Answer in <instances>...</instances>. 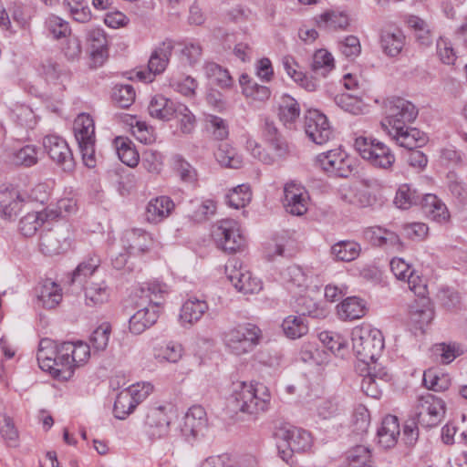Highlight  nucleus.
<instances>
[{
	"label": "nucleus",
	"instance_id": "7c9ffc66",
	"mask_svg": "<svg viewBox=\"0 0 467 467\" xmlns=\"http://www.w3.org/2000/svg\"><path fill=\"white\" fill-rule=\"evenodd\" d=\"M84 286L85 302L88 306H98L109 300L110 289L104 282H86Z\"/></svg>",
	"mask_w": 467,
	"mask_h": 467
},
{
	"label": "nucleus",
	"instance_id": "4be33fe9",
	"mask_svg": "<svg viewBox=\"0 0 467 467\" xmlns=\"http://www.w3.org/2000/svg\"><path fill=\"white\" fill-rule=\"evenodd\" d=\"M160 304L149 305L133 314L129 320L130 332L140 335L154 325L159 317Z\"/></svg>",
	"mask_w": 467,
	"mask_h": 467
},
{
	"label": "nucleus",
	"instance_id": "c9c22d12",
	"mask_svg": "<svg viewBox=\"0 0 467 467\" xmlns=\"http://www.w3.org/2000/svg\"><path fill=\"white\" fill-rule=\"evenodd\" d=\"M114 145L119 159L129 167H135L139 163L140 156L133 142L125 137H117Z\"/></svg>",
	"mask_w": 467,
	"mask_h": 467
},
{
	"label": "nucleus",
	"instance_id": "c756f323",
	"mask_svg": "<svg viewBox=\"0 0 467 467\" xmlns=\"http://www.w3.org/2000/svg\"><path fill=\"white\" fill-rule=\"evenodd\" d=\"M365 237L376 246L400 248L401 242L397 234L380 226L368 227L364 231Z\"/></svg>",
	"mask_w": 467,
	"mask_h": 467
},
{
	"label": "nucleus",
	"instance_id": "2f4dec72",
	"mask_svg": "<svg viewBox=\"0 0 467 467\" xmlns=\"http://www.w3.org/2000/svg\"><path fill=\"white\" fill-rule=\"evenodd\" d=\"M367 312L366 303L358 296H349L337 306V314L342 320L361 318Z\"/></svg>",
	"mask_w": 467,
	"mask_h": 467
},
{
	"label": "nucleus",
	"instance_id": "9d476101",
	"mask_svg": "<svg viewBox=\"0 0 467 467\" xmlns=\"http://www.w3.org/2000/svg\"><path fill=\"white\" fill-rule=\"evenodd\" d=\"M173 49L174 42L171 39H165L160 43L150 56L148 68L138 71L137 78L146 83L152 82L157 75L162 74L167 68Z\"/></svg>",
	"mask_w": 467,
	"mask_h": 467
},
{
	"label": "nucleus",
	"instance_id": "b1692460",
	"mask_svg": "<svg viewBox=\"0 0 467 467\" xmlns=\"http://www.w3.org/2000/svg\"><path fill=\"white\" fill-rule=\"evenodd\" d=\"M424 214L432 221L445 223L450 220V213L445 203L434 194H425L421 201Z\"/></svg>",
	"mask_w": 467,
	"mask_h": 467
},
{
	"label": "nucleus",
	"instance_id": "473e14b6",
	"mask_svg": "<svg viewBox=\"0 0 467 467\" xmlns=\"http://www.w3.org/2000/svg\"><path fill=\"white\" fill-rule=\"evenodd\" d=\"M405 45V36L400 30H385L380 35V47L383 53L390 57H397Z\"/></svg>",
	"mask_w": 467,
	"mask_h": 467
},
{
	"label": "nucleus",
	"instance_id": "7ed1b4c3",
	"mask_svg": "<svg viewBox=\"0 0 467 467\" xmlns=\"http://www.w3.org/2000/svg\"><path fill=\"white\" fill-rule=\"evenodd\" d=\"M354 146L359 155L376 168L389 171L395 162L391 150L376 139L360 136Z\"/></svg>",
	"mask_w": 467,
	"mask_h": 467
},
{
	"label": "nucleus",
	"instance_id": "13d9d810",
	"mask_svg": "<svg viewBox=\"0 0 467 467\" xmlns=\"http://www.w3.org/2000/svg\"><path fill=\"white\" fill-rule=\"evenodd\" d=\"M320 341L336 356L343 358L347 352V341L340 335L324 331L319 334Z\"/></svg>",
	"mask_w": 467,
	"mask_h": 467
},
{
	"label": "nucleus",
	"instance_id": "5fc2aeb1",
	"mask_svg": "<svg viewBox=\"0 0 467 467\" xmlns=\"http://www.w3.org/2000/svg\"><path fill=\"white\" fill-rule=\"evenodd\" d=\"M173 170L183 182L193 184L198 180L195 168L180 155L173 157Z\"/></svg>",
	"mask_w": 467,
	"mask_h": 467
},
{
	"label": "nucleus",
	"instance_id": "0eeeda50",
	"mask_svg": "<svg viewBox=\"0 0 467 467\" xmlns=\"http://www.w3.org/2000/svg\"><path fill=\"white\" fill-rule=\"evenodd\" d=\"M260 329L251 324L239 325L223 333V342L230 352L241 356L251 352L259 343Z\"/></svg>",
	"mask_w": 467,
	"mask_h": 467
},
{
	"label": "nucleus",
	"instance_id": "412c9836",
	"mask_svg": "<svg viewBox=\"0 0 467 467\" xmlns=\"http://www.w3.org/2000/svg\"><path fill=\"white\" fill-rule=\"evenodd\" d=\"M387 132L399 146L410 150L424 146L428 140L424 132L409 126L400 127V130H388Z\"/></svg>",
	"mask_w": 467,
	"mask_h": 467
},
{
	"label": "nucleus",
	"instance_id": "6e6d98bb",
	"mask_svg": "<svg viewBox=\"0 0 467 467\" xmlns=\"http://www.w3.org/2000/svg\"><path fill=\"white\" fill-rule=\"evenodd\" d=\"M252 199L250 187L246 184H241L234 188L226 195V202L234 209H240L246 206Z\"/></svg>",
	"mask_w": 467,
	"mask_h": 467
},
{
	"label": "nucleus",
	"instance_id": "39448f33",
	"mask_svg": "<svg viewBox=\"0 0 467 467\" xmlns=\"http://www.w3.org/2000/svg\"><path fill=\"white\" fill-rule=\"evenodd\" d=\"M385 114V119L381 121L384 130H400V127L408 126L414 121L418 116V109L410 101L394 97L386 100Z\"/></svg>",
	"mask_w": 467,
	"mask_h": 467
},
{
	"label": "nucleus",
	"instance_id": "ea45409f",
	"mask_svg": "<svg viewBox=\"0 0 467 467\" xmlns=\"http://www.w3.org/2000/svg\"><path fill=\"white\" fill-rule=\"evenodd\" d=\"M349 467H376L371 451L365 445H357L347 452Z\"/></svg>",
	"mask_w": 467,
	"mask_h": 467
},
{
	"label": "nucleus",
	"instance_id": "09e8293b",
	"mask_svg": "<svg viewBox=\"0 0 467 467\" xmlns=\"http://www.w3.org/2000/svg\"><path fill=\"white\" fill-rule=\"evenodd\" d=\"M360 252L359 244L351 241H342L334 244L331 253L338 261L350 262L356 259Z\"/></svg>",
	"mask_w": 467,
	"mask_h": 467
},
{
	"label": "nucleus",
	"instance_id": "f3484780",
	"mask_svg": "<svg viewBox=\"0 0 467 467\" xmlns=\"http://www.w3.org/2000/svg\"><path fill=\"white\" fill-rule=\"evenodd\" d=\"M305 131L316 144L322 145L332 137L333 130L326 115L317 109H309L305 116Z\"/></svg>",
	"mask_w": 467,
	"mask_h": 467
},
{
	"label": "nucleus",
	"instance_id": "5701e85b",
	"mask_svg": "<svg viewBox=\"0 0 467 467\" xmlns=\"http://www.w3.org/2000/svg\"><path fill=\"white\" fill-rule=\"evenodd\" d=\"M174 207L173 201L168 196L153 198L147 204L146 220L150 223H159L170 216Z\"/></svg>",
	"mask_w": 467,
	"mask_h": 467
},
{
	"label": "nucleus",
	"instance_id": "338daca9",
	"mask_svg": "<svg viewBox=\"0 0 467 467\" xmlns=\"http://www.w3.org/2000/svg\"><path fill=\"white\" fill-rule=\"evenodd\" d=\"M111 333L110 324L105 322L99 325L91 334L89 337L90 344L94 350L103 351L109 344Z\"/></svg>",
	"mask_w": 467,
	"mask_h": 467
},
{
	"label": "nucleus",
	"instance_id": "3c124183",
	"mask_svg": "<svg viewBox=\"0 0 467 467\" xmlns=\"http://www.w3.org/2000/svg\"><path fill=\"white\" fill-rule=\"evenodd\" d=\"M45 27L55 39L67 37L71 34L68 22L55 15H51L46 19Z\"/></svg>",
	"mask_w": 467,
	"mask_h": 467
},
{
	"label": "nucleus",
	"instance_id": "f257e3e1",
	"mask_svg": "<svg viewBox=\"0 0 467 467\" xmlns=\"http://www.w3.org/2000/svg\"><path fill=\"white\" fill-rule=\"evenodd\" d=\"M270 400L271 396L265 386L242 381L234 385L229 402L234 410L257 418L269 410Z\"/></svg>",
	"mask_w": 467,
	"mask_h": 467
},
{
	"label": "nucleus",
	"instance_id": "72a5a7b5",
	"mask_svg": "<svg viewBox=\"0 0 467 467\" xmlns=\"http://www.w3.org/2000/svg\"><path fill=\"white\" fill-rule=\"evenodd\" d=\"M24 199L15 189L0 190V213L5 218L11 219L21 210Z\"/></svg>",
	"mask_w": 467,
	"mask_h": 467
},
{
	"label": "nucleus",
	"instance_id": "052dcab7",
	"mask_svg": "<svg viewBox=\"0 0 467 467\" xmlns=\"http://www.w3.org/2000/svg\"><path fill=\"white\" fill-rule=\"evenodd\" d=\"M410 318L412 323L418 325L419 328L422 330L434 318V310L429 303L420 306L418 305L413 306L410 312Z\"/></svg>",
	"mask_w": 467,
	"mask_h": 467
},
{
	"label": "nucleus",
	"instance_id": "79ce46f5",
	"mask_svg": "<svg viewBox=\"0 0 467 467\" xmlns=\"http://www.w3.org/2000/svg\"><path fill=\"white\" fill-rule=\"evenodd\" d=\"M215 211L216 204L213 200H195L190 202L189 216L192 221L201 223L214 214Z\"/></svg>",
	"mask_w": 467,
	"mask_h": 467
},
{
	"label": "nucleus",
	"instance_id": "cd10ccee",
	"mask_svg": "<svg viewBox=\"0 0 467 467\" xmlns=\"http://www.w3.org/2000/svg\"><path fill=\"white\" fill-rule=\"evenodd\" d=\"M37 302L45 308H55L62 299V292L59 285L50 279L39 284L36 289Z\"/></svg>",
	"mask_w": 467,
	"mask_h": 467
},
{
	"label": "nucleus",
	"instance_id": "864d4df0",
	"mask_svg": "<svg viewBox=\"0 0 467 467\" xmlns=\"http://www.w3.org/2000/svg\"><path fill=\"white\" fill-rule=\"evenodd\" d=\"M182 346L173 342L154 348V358L161 362L176 363L182 358Z\"/></svg>",
	"mask_w": 467,
	"mask_h": 467
},
{
	"label": "nucleus",
	"instance_id": "680f3d73",
	"mask_svg": "<svg viewBox=\"0 0 467 467\" xmlns=\"http://www.w3.org/2000/svg\"><path fill=\"white\" fill-rule=\"evenodd\" d=\"M136 93L131 85H116L112 92L113 101L119 107L127 109L135 100Z\"/></svg>",
	"mask_w": 467,
	"mask_h": 467
},
{
	"label": "nucleus",
	"instance_id": "20e7f679",
	"mask_svg": "<svg viewBox=\"0 0 467 467\" xmlns=\"http://www.w3.org/2000/svg\"><path fill=\"white\" fill-rule=\"evenodd\" d=\"M279 440L278 454L283 461L289 462L294 452L305 451L311 447V434L306 430L295 427L285 426L276 432Z\"/></svg>",
	"mask_w": 467,
	"mask_h": 467
},
{
	"label": "nucleus",
	"instance_id": "49530a36",
	"mask_svg": "<svg viewBox=\"0 0 467 467\" xmlns=\"http://www.w3.org/2000/svg\"><path fill=\"white\" fill-rule=\"evenodd\" d=\"M310 409L320 419L327 420L338 413L339 403L335 398H318L313 401Z\"/></svg>",
	"mask_w": 467,
	"mask_h": 467
},
{
	"label": "nucleus",
	"instance_id": "6e6552de",
	"mask_svg": "<svg viewBox=\"0 0 467 467\" xmlns=\"http://www.w3.org/2000/svg\"><path fill=\"white\" fill-rule=\"evenodd\" d=\"M213 236L218 246L227 253H236L245 246L239 223L232 219L220 221L213 230Z\"/></svg>",
	"mask_w": 467,
	"mask_h": 467
},
{
	"label": "nucleus",
	"instance_id": "423d86ee",
	"mask_svg": "<svg viewBox=\"0 0 467 467\" xmlns=\"http://www.w3.org/2000/svg\"><path fill=\"white\" fill-rule=\"evenodd\" d=\"M74 134L84 164L88 168L95 167V124L88 114L81 113L74 120Z\"/></svg>",
	"mask_w": 467,
	"mask_h": 467
},
{
	"label": "nucleus",
	"instance_id": "58836bf2",
	"mask_svg": "<svg viewBox=\"0 0 467 467\" xmlns=\"http://www.w3.org/2000/svg\"><path fill=\"white\" fill-rule=\"evenodd\" d=\"M214 155L216 161L221 166L231 169H239L243 165L242 156L228 143L220 144Z\"/></svg>",
	"mask_w": 467,
	"mask_h": 467
},
{
	"label": "nucleus",
	"instance_id": "f704fd0d",
	"mask_svg": "<svg viewBox=\"0 0 467 467\" xmlns=\"http://www.w3.org/2000/svg\"><path fill=\"white\" fill-rule=\"evenodd\" d=\"M100 265V259L98 255H89L87 259L81 262L71 275L70 283L78 284L79 285H86V282H89L88 278H90L95 271Z\"/></svg>",
	"mask_w": 467,
	"mask_h": 467
},
{
	"label": "nucleus",
	"instance_id": "bb28decb",
	"mask_svg": "<svg viewBox=\"0 0 467 467\" xmlns=\"http://www.w3.org/2000/svg\"><path fill=\"white\" fill-rule=\"evenodd\" d=\"M178 103L162 95H156L151 98L148 106V111L150 117L154 119L169 121L173 119Z\"/></svg>",
	"mask_w": 467,
	"mask_h": 467
},
{
	"label": "nucleus",
	"instance_id": "c03bdc74",
	"mask_svg": "<svg viewBox=\"0 0 467 467\" xmlns=\"http://www.w3.org/2000/svg\"><path fill=\"white\" fill-rule=\"evenodd\" d=\"M240 84L243 88V93L245 97L251 98L254 100L265 101L270 97V90L267 87L259 85L250 79L247 75H242L240 78Z\"/></svg>",
	"mask_w": 467,
	"mask_h": 467
},
{
	"label": "nucleus",
	"instance_id": "a18cd8bd",
	"mask_svg": "<svg viewBox=\"0 0 467 467\" xmlns=\"http://www.w3.org/2000/svg\"><path fill=\"white\" fill-rule=\"evenodd\" d=\"M285 335L291 339L299 338L307 333V325L302 316H288L282 323Z\"/></svg>",
	"mask_w": 467,
	"mask_h": 467
},
{
	"label": "nucleus",
	"instance_id": "ddd939ff",
	"mask_svg": "<svg viewBox=\"0 0 467 467\" xmlns=\"http://www.w3.org/2000/svg\"><path fill=\"white\" fill-rule=\"evenodd\" d=\"M43 147L50 159L64 171L71 172L74 170L75 161L72 151L62 137L54 134L45 136Z\"/></svg>",
	"mask_w": 467,
	"mask_h": 467
},
{
	"label": "nucleus",
	"instance_id": "6ab92c4d",
	"mask_svg": "<svg viewBox=\"0 0 467 467\" xmlns=\"http://www.w3.org/2000/svg\"><path fill=\"white\" fill-rule=\"evenodd\" d=\"M207 424L208 420L204 408L195 405L187 410L181 426V431L186 441H193L199 436L204 434Z\"/></svg>",
	"mask_w": 467,
	"mask_h": 467
},
{
	"label": "nucleus",
	"instance_id": "0e129e2a",
	"mask_svg": "<svg viewBox=\"0 0 467 467\" xmlns=\"http://www.w3.org/2000/svg\"><path fill=\"white\" fill-rule=\"evenodd\" d=\"M173 118L178 119L180 130L182 133L190 134L193 131L196 119L186 105L179 102Z\"/></svg>",
	"mask_w": 467,
	"mask_h": 467
},
{
	"label": "nucleus",
	"instance_id": "bf43d9fd",
	"mask_svg": "<svg viewBox=\"0 0 467 467\" xmlns=\"http://www.w3.org/2000/svg\"><path fill=\"white\" fill-rule=\"evenodd\" d=\"M37 160V150L33 145H26L15 150L10 156L12 163L25 167H31L36 164Z\"/></svg>",
	"mask_w": 467,
	"mask_h": 467
},
{
	"label": "nucleus",
	"instance_id": "1a4fd4ad",
	"mask_svg": "<svg viewBox=\"0 0 467 467\" xmlns=\"http://www.w3.org/2000/svg\"><path fill=\"white\" fill-rule=\"evenodd\" d=\"M445 413L444 401L431 393L420 396L417 400L415 420L423 428L438 425Z\"/></svg>",
	"mask_w": 467,
	"mask_h": 467
},
{
	"label": "nucleus",
	"instance_id": "69168bd1",
	"mask_svg": "<svg viewBox=\"0 0 467 467\" xmlns=\"http://www.w3.org/2000/svg\"><path fill=\"white\" fill-rule=\"evenodd\" d=\"M424 385L434 391H444L449 389L451 379L448 375L438 374L432 369H429L423 374Z\"/></svg>",
	"mask_w": 467,
	"mask_h": 467
},
{
	"label": "nucleus",
	"instance_id": "a878e982",
	"mask_svg": "<svg viewBox=\"0 0 467 467\" xmlns=\"http://www.w3.org/2000/svg\"><path fill=\"white\" fill-rule=\"evenodd\" d=\"M264 137L269 148L275 152V155L272 156L275 158V161L285 159L289 154L290 150L287 141L279 133L273 122H265Z\"/></svg>",
	"mask_w": 467,
	"mask_h": 467
},
{
	"label": "nucleus",
	"instance_id": "e2e57ef3",
	"mask_svg": "<svg viewBox=\"0 0 467 467\" xmlns=\"http://www.w3.org/2000/svg\"><path fill=\"white\" fill-rule=\"evenodd\" d=\"M135 401L126 389L121 390L114 402V413L116 418L124 420L136 408Z\"/></svg>",
	"mask_w": 467,
	"mask_h": 467
},
{
	"label": "nucleus",
	"instance_id": "774afa93",
	"mask_svg": "<svg viewBox=\"0 0 467 467\" xmlns=\"http://www.w3.org/2000/svg\"><path fill=\"white\" fill-rule=\"evenodd\" d=\"M368 186L367 181H363L360 186H356L354 206L366 208L377 204V196L368 190Z\"/></svg>",
	"mask_w": 467,
	"mask_h": 467
},
{
	"label": "nucleus",
	"instance_id": "603ef678",
	"mask_svg": "<svg viewBox=\"0 0 467 467\" xmlns=\"http://www.w3.org/2000/svg\"><path fill=\"white\" fill-rule=\"evenodd\" d=\"M71 17L78 23H88L91 19V11L86 0H64Z\"/></svg>",
	"mask_w": 467,
	"mask_h": 467
},
{
	"label": "nucleus",
	"instance_id": "de8ad7c7",
	"mask_svg": "<svg viewBox=\"0 0 467 467\" xmlns=\"http://www.w3.org/2000/svg\"><path fill=\"white\" fill-rule=\"evenodd\" d=\"M282 278L287 289H303L306 286L307 276L298 265H290L283 273Z\"/></svg>",
	"mask_w": 467,
	"mask_h": 467
},
{
	"label": "nucleus",
	"instance_id": "e433bc0d",
	"mask_svg": "<svg viewBox=\"0 0 467 467\" xmlns=\"http://www.w3.org/2000/svg\"><path fill=\"white\" fill-rule=\"evenodd\" d=\"M310 67L315 74L327 77L335 68L333 55L325 48L317 50L313 54Z\"/></svg>",
	"mask_w": 467,
	"mask_h": 467
},
{
	"label": "nucleus",
	"instance_id": "f03ea898",
	"mask_svg": "<svg viewBox=\"0 0 467 467\" xmlns=\"http://www.w3.org/2000/svg\"><path fill=\"white\" fill-rule=\"evenodd\" d=\"M351 339L353 351L362 364L377 360L384 348L381 332L368 326L354 327Z\"/></svg>",
	"mask_w": 467,
	"mask_h": 467
},
{
	"label": "nucleus",
	"instance_id": "9b49d317",
	"mask_svg": "<svg viewBox=\"0 0 467 467\" xmlns=\"http://www.w3.org/2000/svg\"><path fill=\"white\" fill-rule=\"evenodd\" d=\"M90 357V346L82 341L60 344V358L63 359L62 379H69L77 367L85 364Z\"/></svg>",
	"mask_w": 467,
	"mask_h": 467
},
{
	"label": "nucleus",
	"instance_id": "a19ab883",
	"mask_svg": "<svg viewBox=\"0 0 467 467\" xmlns=\"http://www.w3.org/2000/svg\"><path fill=\"white\" fill-rule=\"evenodd\" d=\"M47 218L48 215L44 211L28 213L21 218L19 230L26 237L33 236Z\"/></svg>",
	"mask_w": 467,
	"mask_h": 467
},
{
	"label": "nucleus",
	"instance_id": "393cba45",
	"mask_svg": "<svg viewBox=\"0 0 467 467\" xmlns=\"http://www.w3.org/2000/svg\"><path fill=\"white\" fill-rule=\"evenodd\" d=\"M400 424L398 418L393 415L386 416L378 430L377 437L379 444L384 449H389L396 445L400 436Z\"/></svg>",
	"mask_w": 467,
	"mask_h": 467
},
{
	"label": "nucleus",
	"instance_id": "4d7b16f0",
	"mask_svg": "<svg viewBox=\"0 0 467 467\" xmlns=\"http://www.w3.org/2000/svg\"><path fill=\"white\" fill-rule=\"evenodd\" d=\"M12 119L21 127L33 129L36 124V115L25 104H16L12 109Z\"/></svg>",
	"mask_w": 467,
	"mask_h": 467
},
{
	"label": "nucleus",
	"instance_id": "aec40b11",
	"mask_svg": "<svg viewBox=\"0 0 467 467\" xmlns=\"http://www.w3.org/2000/svg\"><path fill=\"white\" fill-rule=\"evenodd\" d=\"M284 206L288 213L301 216L306 213L309 196L303 185L295 182H287L284 187Z\"/></svg>",
	"mask_w": 467,
	"mask_h": 467
},
{
	"label": "nucleus",
	"instance_id": "4c0bfd02",
	"mask_svg": "<svg viewBox=\"0 0 467 467\" xmlns=\"http://www.w3.org/2000/svg\"><path fill=\"white\" fill-rule=\"evenodd\" d=\"M203 71L206 78L222 88H229L233 85V78L226 68L214 62H205Z\"/></svg>",
	"mask_w": 467,
	"mask_h": 467
},
{
	"label": "nucleus",
	"instance_id": "dca6fc26",
	"mask_svg": "<svg viewBox=\"0 0 467 467\" xmlns=\"http://www.w3.org/2000/svg\"><path fill=\"white\" fill-rule=\"evenodd\" d=\"M36 359L44 371H48L55 378L62 379L63 359L60 358V344L45 338L39 343Z\"/></svg>",
	"mask_w": 467,
	"mask_h": 467
},
{
	"label": "nucleus",
	"instance_id": "4468645a",
	"mask_svg": "<svg viewBox=\"0 0 467 467\" xmlns=\"http://www.w3.org/2000/svg\"><path fill=\"white\" fill-rule=\"evenodd\" d=\"M71 246V234L68 225L63 224L43 233L39 247L47 255H56L67 251Z\"/></svg>",
	"mask_w": 467,
	"mask_h": 467
},
{
	"label": "nucleus",
	"instance_id": "2eb2a0df",
	"mask_svg": "<svg viewBox=\"0 0 467 467\" xmlns=\"http://www.w3.org/2000/svg\"><path fill=\"white\" fill-rule=\"evenodd\" d=\"M320 167L333 176L348 178L353 171V161L340 149L323 152L317 156Z\"/></svg>",
	"mask_w": 467,
	"mask_h": 467
},
{
	"label": "nucleus",
	"instance_id": "37998d69",
	"mask_svg": "<svg viewBox=\"0 0 467 467\" xmlns=\"http://www.w3.org/2000/svg\"><path fill=\"white\" fill-rule=\"evenodd\" d=\"M298 102L290 96H284L279 106V119L285 126H291L299 118Z\"/></svg>",
	"mask_w": 467,
	"mask_h": 467
},
{
	"label": "nucleus",
	"instance_id": "c85d7f7f",
	"mask_svg": "<svg viewBox=\"0 0 467 467\" xmlns=\"http://www.w3.org/2000/svg\"><path fill=\"white\" fill-rule=\"evenodd\" d=\"M208 309L209 306L205 300L192 296L182 306L180 320L182 325H193L201 320Z\"/></svg>",
	"mask_w": 467,
	"mask_h": 467
},
{
	"label": "nucleus",
	"instance_id": "a211bd4d",
	"mask_svg": "<svg viewBox=\"0 0 467 467\" xmlns=\"http://www.w3.org/2000/svg\"><path fill=\"white\" fill-rule=\"evenodd\" d=\"M171 418L166 406L149 409L144 423L147 436L154 441L165 438L170 431Z\"/></svg>",
	"mask_w": 467,
	"mask_h": 467
},
{
	"label": "nucleus",
	"instance_id": "f8f14e48",
	"mask_svg": "<svg viewBox=\"0 0 467 467\" xmlns=\"http://www.w3.org/2000/svg\"><path fill=\"white\" fill-rule=\"evenodd\" d=\"M225 274L233 285L244 294L257 293L262 289L259 279L253 277L243 263L237 259H230L225 265Z\"/></svg>",
	"mask_w": 467,
	"mask_h": 467
},
{
	"label": "nucleus",
	"instance_id": "8fccbe9b",
	"mask_svg": "<svg viewBox=\"0 0 467 467\" xmlns=\"http://www.w3.org/2000/svg\"><path fill=\"white\" fill-rule=\"evenodd\" d=\"M420 195L415 189L408 184L399 187L394 198L395 205L402 210H407L420 202Z\"/></svg>",
	"mask_w": 467,
	"mask_h": 467
}]
</instances>
